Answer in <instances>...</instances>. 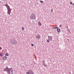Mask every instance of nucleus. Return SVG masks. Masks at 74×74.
Returning a JSON list of instances; mask_svg holds the SVG:
<instances>
[{
  "instance_id": "23",
  "label": "nucleus",
  "mask_w": 74,
  "mask_h": 74,
  "mask_svg": "<svg viewBox=\"0 0 74 74\" xmlns=\"http://www.w3.org/2000/svg\"><path fill=\"white\" fill-rule=\"evenodd\" d=\"M45 63V60L43 61V64Z\"/></svg>"
},
{
  "instance_id": "3",
  "label": "nucleus",
  "mask_w": 74,
  "mask_h": 74,
  "mask_svg": "<svg viewBox=\"0 0 74 74\" xmlns=\"http://www.w3.org/2000/svg\"><path fill=\"white\" fill-rule=\"evenodd\" d=\"M29 18L30 20H32V19H34L36 20V16L35 14L32 13L31 14V16H30Z\"/></svg>"
},
{
  "instance_id": "16",
  "label": "nucleus",
  "mask_w": 74,
  "mask_h": 74,
  "mask_svg": "<svg viewBox=\"0 0 74 74\" xmlns=\"http://www.w3.org/2000/svg\"><path fill=\"white\" fill-rule=\"evenodd\" d=\"M7 6H8V9H10V6H8V4H7Z\"/></svg>"
},
{
  "instance_id": "13",
  "label": "nucleus",
  "mask_w": 74,
  "mask_h": 74,
  "mask_svg": "<svg viewBox=\"0 0 74 74\" xmlns=\"http://www.w3.org/2000/svg\"><path fill=\"white\" fill-rule=\"evenodd\" d=\"M58 27H52V28H53V29H58Z\"/></svg>"
},
{
  "instance_id": "35",
  "label": "nucleus",
  "mask_w": 74,
  "mask_h": 74,
  "mask_svg": "<svg viewBox=\"0 0 74 74\" xmlns=\"http://www.w3.org/2000/svg\"><path fill=\"white\" fill-rule=\"evenodd\" d=\"M67 40H68V41H69V39H67Z\"/></svg>"
},
{
  "instance_id": "24",
  "label": "nucleus",
  "mask_w": 74,
  "mask_h": 74,
  "mask_svg": "<svg viewBox=\"0 0 74 74\" xmlns=\"http://www.w3.org/2000/svg\"><path fill=\"white\" fill-rule=\"evenodd\" d=\"M31 46H32V47H33V46H34V45H33V44H31Z\"/></svg>"
},
{
  "instance_id": "17",
  "label": "nucleus",
  "mask_w": 74,
  "mask_h": 74,
  "mask_svg": "<svg viewBox=\"0 0 74 74\" xmlns=\"http://www.w3.org/2000/svg\"><path fill=\"white\" fill-rule=\"evenodd\" d=\"M13 73V70H11V74H12Z\"/></svg>"
},
{
  "instance_id": "14",
  "label": "nucleus",
  "mask_w": 74,
  "mask_h": 74,
  "mask_svg": "<svg viewBox=\"0 0 74 74\" xmlns=\"http://www.w3.org/2000/svg\"><path fill=\"white\" fill-rule=\"evenodd\" d=\"M5 56H8L9 55V54H8V53H7L5 54Z\"/></svg>"
},
{
  "instance_id": "34",
  "label": "nucleus",
  "mask_w": 74,
  "mask_h": 74,
  "mask_svg": "<svg viewBox=\"0 0 74 74\" xmlns=\"http://www.w3.org/2000/svg\"><path fill=\"white\" fill-rule=\"evenodd\" d=\"M74 5V3H73V5Z\"/></svg>"
},
{
  "instance_id": "25",
  "label": "nucleus",
  "mask_w": 74,
  "mask_h": 74,
  "mask_svg": "<svg viewBox=\"0 0 74 74\" xmlns=\"http://www.w3.org/2000/svg\"><path fill=\"white\" fill-rule=\"evenodd\" d=\"M9 11H11V10H12V9H9Z\"/></svg>"
},
{
  "instance_id": "20",
  "label": "nucleus",
  "mask_w": 74,
  "mask_h": 74,
  "mask_svg": "<svg viewBox=\"0 0 74 74\" xmlns=\"http://www.w3.org/2000/svg\"><path fill=\"white\" fill-rule=\"evenodd\" d=\"M0 56H3V54H2V53H0Z\"/></svg>"
},
{
  "instance_id": "6",
  "label": "nucleus",
  "mask_w": 74,
  "mask_h": 74,
  "mask_svg": "<svg viewBox=\"0 0 74 74\" xmlns=\"http://www.w3.org/2000/svg\"><path fill=\"white\" fill-rule=\"evenodd\" d=\"M28 72H29L30 74H34V73H33V71L31 69H29L28 71Z\"/></svg>"
},
{
  "instance_id": "26",
  "label": "nucleus",
  "mask_w": 74,
  "mask_h": 74,
  "mask_svg": "<svg viewBox=\"0 0 74 74\" xmlns=\"http://www.w3.org/2000/svg\"><path fill=\"white\" fill-rule=\"evenodd\" d=\"M9 13H11V11L9 10Z\"/></svg>"
},
{
  "instance_id": "15",
  "label": "nucleus",
  "mask_w": 74,
  "mask_h": 74,
  "mask_svg": "<svg viewBox=\"0 0 74 74\" xmlns=\"http://www.w3.org/2000/svg\"><path fill=\"white\" fill-rule=\"evenodd\" d=\"M40 1L41 4H43V3H44V2L42 1Z\"/></svg>"
},
{
  "instance_id": "9",
  "label": "nucleus",
  "mask_w": 74,
  "mask_h": 74,
  "mask_svg": "<svg viewBox=\"0 0 74 74\" xmlns=\"http://www.w3.org/2000/svg\"><path fill=\"white\" fill-rule=\"evenodd\" d=\"M38 25L39 26H42V25L41 24V23L40 22V21H39L38 23Z\"/></svg>"
},
{
  "instance_id": "21",
  "label": "nucleus",
  "mask_w": 74,
  "mask_h": 74,
  "mask_svg": "<svg viewBox=\"0 0 74 74\" xmlns=\"http://www.w3.org/2000/svg\"><path fill=\"white\" fill-rule=\"evenodd\" d=\"M51 12H53V9H51Z\"/></svg>"
},
{
  "instance_id": "5",
  "label": "nucleus",
  "mask_w": 74,
  "mask_h": 74,
  "mask_svg": "<svg viewBox=\"0 0 74 74\" xmlns=\"http://www.w3.org/2000/svg\"><path fill=\"white\" fill-rule=\"evenodd\" d=\"M48 40H50L51 41H52V39H53L52 36H48Z\"/></svg>"
},
{
  "instance_id": "36",
  "label": "nucleus",
  "mask_w": 74,
  "mask_h": 74,
  "mask_svg": "<svg viewBox=\"0 0 74 74\" xmlns=\"http://www.w3.org/2000/svg\"><path fill=\"white\" fill-rule=\"evenodd\" d=\"M53 62H54V61H53Z\"/></svg>"
},
{
  "instance_id": "33",
  "label": "nucleus",
  "mask_w": 74,
  "mask_h": 74,
  "mask_svg": "<svg viewBox=\"0 0 74 74\" xmlns=\"http://www.w3.org/2000/svg\"><path fill=\"white\" fill-rule=\"evenodd\" d=\"M2 3V1H0V3Z\"/></svg>"
},
{
  "instance_id": "10",
  "label": "nucleus",
  "mask_w": 74,
  "mask_h": 74,
  "mask_svg": "<svg viewBox=\"0 0 74 74\" xmlns=\"http://www.w3.org/2000/svg\"><path fill=\"white\" fill-rule=\"evenodd\" d=\"M7 10H8V12H7L8 15L9 14L10 16H11V15H10V14H11V13H9V10H8V8H7Z\"/></svg>"
},
{
  "instance_id": "12",
  "label": "nucleus",
  "mask_w": 74,
  "mask_h": 74,
  "mask_svg": "<svg viewBox=\"0 0 74 74\" xmlns=\"http://www.w3.org/2000/svg\"><path fill=\"white\" fill-rule=\"evenodd\" d=\"M3 5L7 7V9L8 8V7H7V4H6L5 5Z\"/></svg>"
},
{
  "instance_id": "11",
  "label": "nucleus",
  "mask_w": 74,
  "mask_h": 74,
  "mask_svg": "<svg viewBox=\"0 0 74 74\" xmlns=\"http://www.w3.org/2000/svg\"><path fill=\"white\" fill-rule=\"evenodd\" d=\"M43 65L45 67H47V65L46 64H45V63L43 64Z\"/></svg>"
},
{
  "instance_id": "7",
  "label": "nucleus",
  "mask_w": 74,
  "mask_h": 74,
  "mask_svg": "<svg viewBox=\"0 0 74 74\" xmlns=\"http://www.w3.org/2000/svg\"><path fill=\"white\" fill-rule=\"evenodd\" d=\"M57 31L58 33H60V29L58 27V28L57 29Z\"/></svg>"
},
{
  "instance_id": "28",
  "label": "nucleus",
  "mask_w": 74,
  "mask_h": 74,
  "mask_svg": "<svg viewBox=\"0 0 74 74\" xmlns=\"http://www.w3.org/2000/svg\"><path fill=\"white\" fill-rule=\"evenodd\" d=\"M60 27H62V25H60Z\"/></svg>"
},
{
  "instance_id": "31",
  "label": "nucleus",
  "mask_w": 74,
  "mask_h": 74,
  "mask_svg": "<svg viewBox=\"0 0 74 74\" xmlns=\"http://www.w3.org/2000/svg\"><path fill=\"white\" fill-rule=\"evenodd\" d=\"M32 23H34V21H32Z\"/></svg>"
},
{
  "instance_id": "18",
  "label": "nucleus",
  "mask_w": 74,
  "mask_h": 74,
  "mask_svg": "<svg viewBox=\"0 0 74 74\" xmlns=\"http://www.w3.org/2000/svg\"><path fill=\"white\" fill-rule=\"evenodd\" d=\"M49 40L48 39V40H47V42H50V41H49Z\"/></svg>"
},
{
  "instance_id": "19",
  "label": "nucleus",
  "mask_w": 74,
  "mask_h": 74,
  "mask_svg": "<svg viewBox=\"0 0 74 74\" xmlns=\"http://www.w3.org/2000/svg\"><path fill=\"white\" fill-rule=\"evenodd\" d=\"M70 4H71V5H72V4H73V2H71L70 3Z\"/></svg>"
},
{
  "instance_id": "29",
  "label": "nucleus",
  "mask_w": 74,
  "mask_h": 74,
  "mask_svg": "<svg viewBox=\"0 0 74 74\" xmlns=\"http://www.w3.org/2000/svg\"><path fill=\"white\" fill-rule=\"evenodd\" d=\"M22 29L23 30H24V28L23 27H22Z\"/></svg>"
},
{
  "instance_id": "2",
  "label": "nucleus",
  "mask_w": 74,
  "mask_h": 74,
  "mask_svg": "<svg viewBox=\"0 0 74 74\" xmlns=\"http://www.w3.org/2000/svg\"><path fill=\"white\" fill-rule=\"evenodd\" d=\"M10 42L11 44L12 45H16L17 44V41L15 39L12 38L11 39L10 41Z\"/></svg>"
},
{
  "instance_id": "32",
  "label": "nucleus",
  "mask_w": 74,
  "mask_h": 74,
  "mask_svg": "<svg viewBox=\"0 0 74 74\" xmlns=\"http://www.w3.org/2000/svg\"><path fill=\"white\" fill-rule=\"evenodd\" d=\"M66 27H67V28L68 29H69V28L68 27V26H67Z\"/></svg>"
},
{
  "instance_id": "8",
  "label": "nucleus",
  "mask_w": 74,
  "mask_h": 74,
  "mask_svg": "<svg viewBox=\"0 0 74 74\" xmlns=\"http://www.w3.org/2000/svg\"><path fill=\"white\" fill-rule=\"evenodd\" d=\"M7 57L6 56H5L3 58V60H5L7 59Z\"/></svg>"
},
{
  "instance_id": "22",
  "label": "nucleus",
  "mask_w": 74,
  "mask_h": 74,
  "mask_svg": "<svg viewBox=\"0 0 74 74\" xmlns=\"http://www.w3.org/2000/svg\"><path fill=\"white\" fill-rule=\"evenodd\" d=\"M30 74L29 73V72H26V74Z\"/></svg>"
},
{
  "instance_id": "4",
  "label": "nucleus",
  "mask_w": 74,
  "mask_h": 74,
  "mask_svg": "<svg viewBox=\"0 0 74 74\" xmlns=\"http://www.w3.org/2000/svg\"><path fill=\"white\" fill-rule=\"evenodd\" d=\"M36 38L38 40H40V38H41V35L40 34H37V35L36 36Z\"/></svg>"
},
{
  "instance_id": "27",
  "label": "nucleus",
  "mask_w": 74,
  "mask_h": 74,
  "mask_svg": "<svg viewBox=\"0 0 74 74\" xmlns=\"http://www.w3.org/2000/svg\"><path fill=\"white\" fill-rule=\"evenodd\" d=\"M2 49V48L1 47H0V50H1Z\"/></svg>"
},
{
  "instance_id": "1",
  "label": "nucleus",
  "mask_w": 74,
  "mask_h": 74,
  "mask_svg": "<svg viewBox=\"0 0 74 74\" xmlns=\"http://www.w3.org/2000/svg\"><path fill=\"white\" fill-rule=\"evenodd\" d=\"M12 69V68H8V66H6L5 68L3 69V71H6L8 74H11V71Z\"/></svg>"
},
{
  "instance_id": "30",
  "label": "nucleus",
  "mask_w": 74,
  "mask_h": 74,
  "mask_svg": "<svg viewBox=\"0 0 74 74\" xmlns=\"http://www.w3.org/2000/svg\"><path fill=\"white\" fill-rule=\"evenodd\" d=\"M34 65H35V64H36V63H34Z\"/></svg>"
}]
</instances>
